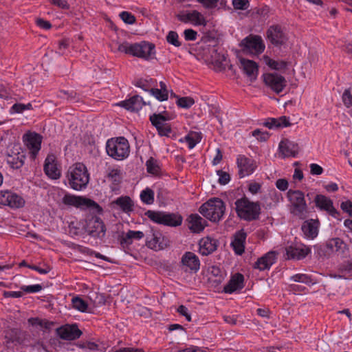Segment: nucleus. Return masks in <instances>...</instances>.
<instances>
[{"label": "nucleus", "mask_w": 352, "mask_h": 352, "mask_svg": "<svg viewBox=\"0 0 352 352\" xmlns=\"http://www.w3.org/2000/svg\"><path fill=\"white\" fill-rule=\"evenodd\" d=\"M118 51L147 61L155 58L156 54L155 45L146 41L133 43L122 42L118 44Z\"/></svg>", "instance_id": "nucleus-1"}, {"label": "nucleus", "mask_w": 352, "mask_h": 352, "mask_svg": "<svg viewBox=\"0 0 352 352\" xmlns=\"http://www.w3.org/2000/svg\"><path fill=\"white\" fill-rule=\"evenodd\" d=\"M68 184L71 188L80 191L87 186L89 182V173L85 164L75 163L69 166L67 172Z\"/></svg>", "instance_id": "nucleus-2"}, {"label": "nucleus", "mask_w": 352, "mask_h": 352, "mask_svg": "<svg viewBox=\"0 0 352 352\" xmlns=\"http://www.w3.org/2000/svg\"><path fill=\"white\" fill-rule=\"evenodd\" d=\"M226 205L224 202L217 197L210 199L201 205L199 212L206 219L213 222L219 221L224 215Z\"/></svg>", "instance_id": "nucleus-3"}, {"label": "nucleus", "mask_w": 352, "mask_h": 352, "mask_svg": "<svg viewBox=\"0 0 352 352\" xmlns=\"http://www.w3.org/2000/svg\"><path fill=\"white\" fill-rule=\"evenodd\" d=\"M106 151L108 155L114 160H122L129 155L130 146L124 137H118L107 140Z\"/></svg>", "instance_id": "nucleus-4"}, {"label": "nucleus", "mask_w": 352, "mask_h": 352, "mask_svg": "<svg viewBox=\"0 0 352 352\" xmlns=\"http://www.w3.org/2000/svg\"><path fill=\"white\" fill-rule=\"evenodd\" d=\"M236 212L242 219L253 221L258 219L261 212V207L258 203L250 201L248 198L243 197L235 201Z\"/></svg>", "instance_id": "nucleus-5"}, {"label": "nucleus", "mask_w": 352, "mask_h": 352, "mask_svg": "<svg viewBox=\"0 0 352 352\" xmlns=\"http://www.w3.org/2000/svg\"><path fill=\"white\" fill-rule=\"evenodd\" d=\"M145 215L154 223L170 227L179 226L183 221L182 217L179 214L162 211L148 210Z\"/></svg>", "instance_id": "nucleus-6"}, {"label": "nucleus", "mask_w": 352, "mask_h": 352, "mask_svg": "<svg viewBox=\"0 0 352 352\" xmlns=\"http://www.w3.org/2000/svg\"><path fill=\"white\" fill-rule=\"evenodd\" d=\"M287 197L291 202V212L300 219H304L307 217V206L305 199V196L300 190H289Z\"/></svg>", "instance_id": "nucleus-7"}, {"label": "nucleus", "mask_w": 352, "mask_h": 352, "mask_svg": "<svg viewBox=\"0 0 352 352\" xmlns=\"http://www.w3.org/2000/svg\"><path fill=\"white\" fill-rule=\"evenodd\" d=\"M240 46L244 53L251 54H260L265 50V45L261 36L250 35L243 38Z\"/></svg>", "instance_id": "nucleus-8"}, {"label": "nucleus", "mask_w": 352, "mask_h": 352, "mask_svg": "<svg viewBox=\"0 0 352 352\" xmlns=\"http://www.w3.org/2000/svg\"><path fill=\"white\" fill-rule=\"evenodd\" d=\"M63 203L67 206H73L78 208H91L97 212H101L102 208L94 201L69 194L65 195L63 198Z\"/></svg>", "instance_id": "nucleus-9"}, {"label": "nucleus", "mask_w": 352, "mask_h": 352, "mask_svg": "<svg viewBox=\"0 0 352 352\" xmlns=\"http://www.w3.org/2000/svg\"><path fill=\"white\" fill-rule=\"evenodd\" d=\"M85 231L92 237L102 239L106 233V227L100 217H92L87 221Z\"/></svg>", "instance_id": "nucleus-10"}, {"label": "nucleus", "mask_w": 352, "mask_h": 352, "mask_svg": "<svg viewBox=\"0 0 352 352\" xmlns=\"http://www.w3.org/2000/svg\"><path fill=\"white\" fill-rule=\"evenodd\" d=\"M25 203L24 199L16 192L10 190L0 191V204L2 205L12 208H20L24 206Z\"/></svg>", "instance_id": "nucleus-11"}, {"label": "nucleus", "mask_w": 352, "mask_h": 352, "mask_svg": "<svg viewBox=\"0 0 352 352\" xmlns=\"http://www.w3.org/2000/svg\"><path fill=\"white\" fill-rule=\"evenodd\" d=\"M43 137L35 132H28L23 135V140L30 151L31 157L35 159L41 149Z\"/></svg>", "instance_id": "nucleus-12"}, {"label": "nucleus", "mask_w": 352, "mask_h": 352, "mask_svg": "<svg viewBox=\"0 0 352 352\" xmlns=\"http://www.w3.org/2000/svg\"><path fill=\"white\" fill-rule=\"evenodd\" d=\"M265 84L276 94L283 91L287 85V81L284 76L278 74H263Z\"/></svg>", "instance_id": "nucleus-13"}, {"label": "nucleus", "mask_w": 352, "mask_h": 352, "mask_svg": "<svg viewBox=\"0 0 352 352\" xmlns=\"http://www.w3.org/2000/svg\"><path fill=\"white\" fill-rule=\"evenodd\" d=\"M150 234L146 236V245L155 251L161 250L169 245V240L160 232L149 231Z\"/></svg>", "instance_id": "nucleus-14"}, {"label": "nucleus", "mask_w": 352, "mask_h": 352, "mask_svg": "<svg viewBox=\"0 0 352 352\" xmlns=\"http://www.w3.org/2000/svg\"><path fill=\"white\" fill-rule=\"evenodd\" d=\"M25 154L19 145H14L8 153L6 161L13 169H19L24 164Z\"/></svg>", "instance_id": "nucleus-15"}, {"label": "nucleus", "mask_w": 352, "mask_h": 352, "mask_svg": "<svg viewBox=\"0 0 352 352\" xmlns=\"http://www.w3.org/2000/svg\"><path fill=\"white\" fill-rule=\"evenodd\" d=\"M236 164L240 178L251 175L256 168V162L243 155H238Z\"/></svg>", "instance_id": "nucleus-16"}, {"label": "nucleus", "mask_w": 352, "mask_h": 352, "mask_svg": "<svg viewBox=\"0 0 352 352\" xmlns=\"http://www.w3.org/2000/svg\"><path fill=\"white\" fill-rule=\"evenodd\" d=\"M314 202L316 206L320 210L326 211L329 215L332 216L333 217L339 219L340 213L333 207V201L330 198L323 195H317L315 197Z\"/></svg>", "instance_id": "nucleus-17"}, {"label": "nucleus", "mask_w": 352, "mask_h": 352, "mask_svg": "<svg viewBox=\"0 0 352 352\" xmlns=\"http://www.w3.org/2000/svg\"><path fill=\"white\" fill-rule=\"evenodd\" d=\"M286 258L301 260L305 258L310 252L311 249L304 244L291 245L285 248Z\"/></svg>", "instance_id": "nucleus-18"}, {"label": "nucleus", "mask_w": 352, "mask_h": 352, "mask_svg": "<svg viewBox=\"0 0 352 352\" xmlns=\"http://www.w3.org/2000/svg\"><path fill=\"white\" fill-rule=\"evenodd\" d=\"M182 269L185 272L196 273L200 268V261L198 256L192 252H186L181 259Z\"/></svg>", "instance_id": "nucleus-19"}, {"label": "nucleus", "mask_w": 352, "mask_h": 352, "mask_svg": "<svg viewBox=\"0 0 352 352\" xmlns=\"http://www.w3.org/2000/svg\"><path fill=\"white\" fill-rule=\"evenodd\" d=\"M166 118L162 114L154 113L150 116V121L157 129L158 133L161 136H169L171 133L170 126L166 123Z\"/></svg>", "instance_id": "nucleus-20"}, {"label": "nucleus", "mask_w": 352, "mask_h": 352, "mask_svg": "<svg viewBox=\"0 0 352 352\" xmlns=\"http://www.w3.org/2000/svg\"><path fill=\"white\" fill-rule=\"evenodd\" d=\"M56 332L60 338L66 340H76L82 334L76 324H66L58 328Z\"/></svg>", "instance_id": "nucleus-21"}, {"label": "nucleus", "mask_w": 352, "mask_h": 352, "mask_svg": "<svg viewBox=\"0 0 352 352\" xmlns=\"http://www.w3.org/2000/svg\"><path fill=\"white\" fill-rule=\"evenodd\" d=\"M44 171L52 179H57L60 177V171L58 169L56 157L54 155H48L45 160Z\"/></svg>", "instance_id": "nucleus-22"}, {"label": "nucleus", "mask_w": 352, "mask_h": 352, "mask_svg": "<svg viewBox=\"0 0 352 352\" xmlns=\"http://www.w3.org/2000/svg\"><path fill=\"white\" fill-rule=\"evenodd\" d=\"M267 36L270 42L276 45H281L286 41V36L278 25L271 26L267 32Z\"/></svg>", "instance_id": "nucleus-23"}, {"label": "nucleus", "mask_w": 352, "mask_h": 352, "mask_svg": "<svg viewBox=\"0 0 352 352\" xmlns=\"http://www.w3.org/2000/svg\"><path fill=\"white\" fill-rule=\"evenodd\" d=\"M247 234L244 230L237 231L233 236L231 246L237 255H241L245 251V243Z\"/></svg>", "instance_id": "nucleus-24"}, {"label": "nucleus", "mask_w": 352, "mask_h": 352, "mask_svg": "<svg viewBox=\"0 0 352 352\" xmlns=\"http://www.w3.org/2000/svg\"><path fill=\"white\" fill-rule=\"evenodd\" d=\"M279 151L283 157H295L299 151L298 144L285 139L279 144Z\"/></svg>", "instance_id": "nucleus-25"}, {"label": "nucleus", "mask_w": 352, "mask_h": 352, "mask_svg": "<svg viewBox=\"0 0 352 352\" xmlns=\"http://www.w3.org/2000/svg\"><path fill=\"white\" fill-rule=\"evenodd\" d=\"M319 225L318 220L311 219L305 221L301 227L305 237L310 239L316 238L318 234Z\"/></svg>", "instance_id": "nucleus-26"}, {"label": "nucleus", "mask_w": 352, "mask_h": 352, "mask_svg": "<svg viewBox=\"0 0 352 352\" xmlns=\"http://www.w3.org/2000/svg\"><path fill=\"white\" fill-rule=\"evenodd\" d=\"M118 105L131 111H138L143 106L146 105V102L143 100L141 96L135 95L130 98L129 100L120 102Z\"/></svg>", "instance_id": "nucleus-27"}, {"label": "nucleus", "mask_w": 352, "mask_h": 352, "mask_svg": "<svg viewBox=\"0 0 352 352\" xmlns=\"http://www.w3.org/2000/svg\"><path fill=\"white\" fill-rule=\"evenodd\" d=\"M199 253L203 256H208L214 252L218 246V241L210 237L202 238L199 243Z\"/></svg>", "instance_id": "nucleus-28"}, {"label": "nucleus", "mask_w": 352, "mask_h": 352, "mask_svg": "<svg viewBox=\"0 0 352 352\" xmlns=\"http://www.w3.org/2000/svg\"><path fill=\"white\" fill-rule=\"evenodd\" d=\"M276 253L270 251L259 258L254 264V268L261 271L268 270L276 262Z\"/></svg>", "instance_id": "nucleus-29"}, {"label": "nucleus", "mask_w": 352, "mask_h": 352, "mask_svg": "<svg viewBox=\"0 0 352 352\" xmlns=\"http://www.w3.org/2000/svg\"><path fill=\"white\" fill-rule=\"evenodd\" d=\"M241 68L251 80H255L258 75V65L256 62L241 58L239 59Z\"/></svg>", "instance_id": "nucleus-30"}, {"label": "nucleus", "mask_w": 352, "mask_h": 352, "mask_svg": "<svg viewBox=\"0 0 352 352\" xmlns=\"http://www.w3.org/2000/svg\"><path fill=\"white\" fill-rule=\"evenodd\" d=\"M243 281L244 277L241 274H235L224 286V292L227 294H232L238 289H241L244 287Z\"/></svg>", "instance_id": "nucleus-31"}, {"label": "nucleus", "mask_w": 352, "mask_h": 352, "mask_svg": "<svg viewBox=\"0 0 352 352\" xmlns=\"http://www.w3.org/2000/svg\"><path fill=\"white\" fill-rule=\"evenodd\" d=\"M122 212L129 213L133 211L134 204L129 196H121L117 198L113 202Z\"/></svg>", "instance_id": "nucleus-32"}, {"label": "nucleus", "mask_w": 352, "mask_h": 352, "mask_svg": "<svg viewBox=\"0 0 352 352\" xmlns=\"http://www.w3.org/2000/svg\"><path fill=\"white\" fill-rule=\"evenodd\" d=\"M206 221L197 214L189 217V229L193 232L199 233L205 228Z\"/></svg>", "instance_id": "nucleus-33"}, {"label": "nucleus", "mask_w": 352, "mask_h": 352, "mask_svg": "<svg viewBox=\"0 0 352 352\" xmlns=\"http://www.w3.org/2000/svg\"><path fill=\"white\" fill-rule=\"evenodd\" d=\"M144 236V234L142 231L129 230L120 239L121 245H131L133 240H140Z\"/></svg>", "instance_id": "nucleus-34"}, {"label": "nucleus", "mask_w": 352, "mask_h": 352, "mask_svg": "<svg viewBox=\"0 0 352 352\" xmlns=\"http://www.w3.org/2000/svg\"><path fill=\"white\" fill-rule=\"evenodd\" d=\"M333 252H338L342 255L349 252L347 245L340 238H334L329 241Z\"/></svg>", "instance_id": "nucleus-35"}, {"label": "nucleus", "mask_w": 352, "mask_h": 352, "mask_svg": "<svg viewBox=\"0 0 352 352\" xmlns=\"http://www.w3.org/2000/svg\"><path fill=\"white\" fill-rule=\"evenodd\" d=\"M28 322L30 325L35 328H40L41 330H49L54 325L53 322L48 321L45 319H41L38 317L30 318L28 320Z\"/></svg>", "instance_id": "nucleus-36"}, {"label": "nucleus", "mask_w": 352, "mask_h": 352, "mask_svg": "<svg viewBox=\"0 0 352 352\" xmlns=\"http://www.w3.org/2000/svg\"><path fill=\"white\" fill-rule=\"evenodd\" d=\"M314 248L317 256L321 258H328L333 253L329 241L325 244L316 245Z\"/></svg>", "instance_id": "nucleus-37"}, {"label": "nucleus", "mask_w": 352, "mask_h": 352, "mask_svg": "<svg viewBox=\"0 0 352 352\" xmlns=\"http://www.w3.org/2000/svg\"><path fill=\"white\" fill-rule=\"evenodd\" d=\"M201 140V133L196 131H190L184 137V140L188 144L190 149L193 148Z\"/></svg>", "instance_id": "nucleus-38"}, {"label": "nucleus", "mask_w": 352, "mask_h": 352, "mask_svg": "<svg viewBox=\"0 0 352 352\" xmlns=\"http://www.w3.org/2000/svg\"><path fill=\"white\" fill-rule=\"evenodd\" d=\"M266 64L273 69L281 70L287 67V63L284 60H276L269 57H265Z\"/></svg>", "instance_id": "nucleus-39"}, {"label": "nucleus", "mask_w": 352, "mask_h": 352, "mask_svg": "<svg viewBox=\"0 0 352 352\" xmlns=\"http://www.w3.org/2000/svg\"><path fill=\"white\" fill-rule=\"evenodd\" d=\"M212 54H211V61L213 64L219 67H221L223 65V62L226 61V58L222 53L218 52V50L213 48Z\"/></svg>", "instance_id": "nucleus-40"}, {"label": "nucleus", "mask_w": 352, "mask_h": 352, "mask_svg": "<svg viewBox=\"0 0 352 352\" xmlns=\"http://www.w3.org/2000/svg\"><path fill=\"white\" fill-rule=\"evenodd\" d=\"M141 201L147 204L151 205L154 202V192L149 188H146L140 193Z\"/></svg>", "instance_id": "nucleus-41"}, {"label": "nucleus", "mask_w": 352, "mask_h": 352, "mask_svg": "<svg viewBox=\"0 0 352 352\" xmlns=\"http://www.w3.org/2000/svg\"><path fill=\"white\" fill-rule=\"evenodd\" d=\"M72 306L74 309L81 311L86 312L88 305L87 303L81 298L78 296H76L72 300Z\"/></svg>", "instance_id": "nucleus-42"}, {"label": "nucleus", "mask_w": 352, "mask_h": 352, "mask_svg": "<svg viewBox=\"0 0 352 352\" xmlns=\"http://www.w3.org/2000/svg\"><path fill=\"white\" fill-rule=\"evenodd\" d=\"M190 21L197 25H206V21L204 16L197 10L190 12Z\"/></svg>", "instance_id": "nucleus-43"}, {"label": "nucleus", "mask_w": 352, "mask_h": 352, "mask_svg": "<svg viewBox=\"0 0 352 352\" xmlns=\"http://www.w3.org/2000/svg\"><path fill=\"white\" fill-rule=\"evenodd\" d=\"M107 178L115 184H118L121 182L122 176L121 170L119 168L110 169L107 174Z\"/></svg>", "instance_id": "nucleus-44"}, {"label": "nucleus", "mask_w": 352, "mask_h": 352, "mask_svg": "<svg viewBox=\"0 0 352 352\" xmlns=\"http://www.w3.org/2000/svg\"><path fill=\"white\" fill-rule=\"evenodd\" d=\"M291 280L295 282L302 283L307 285H313L315 283V282L313 281L311 278L305 274H296L291 277Z\"/></svg>", "instance_id": "nucleus-45"}, {"label": "nucleus", "mask_w": 352, "mask_h": 352, "mask_svg": "<svg viewBox=\"0 0 352 352\" xmlns=\"http://www.w3.org/2000/svg\"><path fill=\"white\" fill-rule=\"evenodd\" d=\"M146 169L149 173L157 174L160 172V166L157 162L153 157H150L146 162Z\"/></svg>", "instance_id": "nucleus-46"}, {"label": "nucleus", "mask_w": 352, "mask_h": 352, "mask_svg": "<svg viewBox=\"0 0 352 352\" xmlns=\"http://www.w3.org/2000/svg\"><path fill=\"white\" fill-rule=\"evenodd\" d=\"M166 41L168 43L175 47H180L182 43L179 41V35L175 31H170L166 36Z\"/></svg>", "instance_id": "nucleus-47"}, {"label": "nucleus", "mask_w": 352, "mask_h": 352, "mask_svg": "<svg viewBox=\"0 0 352 352\" xmlns=\"http://www.w3.org/2000/svg\"><path fill=\"white\" fill-rule=\"evenodd\" d=\"M195 100L191 97H182L179 98L177 100V104L182 108L188 109L192 106Z\"/></svg>", "instance_id": "nucleus-48"}, {"label": "nucleus", "mask_w": 352, "mask_h": 352, "mask_svg": "<svg viewBox=\"0 0 352 352\" xmlns=\"http://www.w3.org/2000/svg\"><path fill=\"white\" fill-rule=\"evenodd\" d=\"M58 96L60 98H65L69 101H78V96L76 92L74 91H68L61 90L59 91Z\"/></svg>", "instance_id": "nucleus-49"}, {"label": "nucleus", "mask_w": 352, "mask_h": 352, "mask_svg": "<svg viewBox=\"0 0 352 352\" xmlns=\"http://www.w3.org/2000/svg\"><path fill=\"white\" fill-rule=\"evenodd\" d=\"M149 92L159 101H165L168 100V94L159 90L158 88H151Z\"/></svg>", "instance_id": "nucleus-50"}, {"label": "nucleus", "mask_w": 352, "mask_h": 352, "mask_svg": "<svg viewBox=\"0 0 352 352\" xmlns=\"http://www.w3.org/2000/svg\"><path fill=\"white\" fill-rule=\"evenodd\" d=\"M121 19L126 24L132 25L135 23V17L131 13L123 11L120 14Z\"/></svg>", "instance_id": "nucleus-51"}, {"label": "nucleus", "mask_w": 352, "mask_h": 352, "mask_svg": "<svg viewBox=\"0 0 352 352\" xmlns=\"http://www.w3.org/2000/svg\"><path fill=\"white\" fill-rule=\"evenodd\" d=\"M21 289L26 293H37L42 290L43 287L39 284L32 285H24L21 287Z\"/></svg>", "instance_id": "nucleus-52"}, {"label": "nucleus", "mask_w": 352, "mask_h": 352, "mask_svg": "<svg viewBox=\"0 0 352 352\" xmlns=\"http://www.w3.org/2000/svg\"><path fill=\"white\" fill-rule=\"evenodd\" d=\"M342 101L346 107L352 106V94L350 89H346L342 94Z\"/></svg>", "instance_id": "nucleus-53"}, {"label": "nucleus", "mask_w": 352, "mask_h": 352, "mask_svg": "<svg viewBox=\"0 0 352 352\" xmlns=\"http://www.w3.org/2000/svg\"><path fill=\"white\" fill-rule=\"evenodd\" d=\"M217 175L219 176V183L222 185L227 184L230 180V175L226 172H223L222 170H218Z\"/></svg>", "instance_id": "nucleus-54"}, {"label": "nucleus", "mask_w": 352, "mask_h": 352, "mask_svg": "<svg viewBox=\"0 0 352 352\" xmlns=\"http://www.w3.org/2000/svg\"><path fill=\"white\" fill-rule=\"evenodd\" d=\"M252 135L260 141H265L269 138V135L267 132L261 131L260 129H256L253 131Z\"/></svg>", "instance_id": "nucleus-55"}, {"label": "nucleus", "mask_w": 352, "mask_h": 352, "mask_svg": "<svg viewBox=\"0 0 352 352\" xmlns=\"http://www.w3.org/2000/svg\"><path fill=\"white\" fill-rule=\"evenodd\" d=\"M233 6L236 9L245 10L249 6L248 0H233Z\"/></svg>", "instance_id": "nucleus-56"}, {"label": "nucleus", "mask_w": 352, "mask_h": 352, "mask_svg": "<svg viewBox=\"0 0 352 352\" xmlns=\"http://www.w3.org/2000/svg\"><path fill=\"white\" fill-rule=\"evenodd\" d=\"M135 85L138 87L141 88L142 89H143L145 91L149 92V90L151 89L149 82L148 80H144V79L138 80L135 82Z\"/></svg>", "instance_id": "nucleus-57"}, {"label": "nucleus", "mask_w": 352, "mask_h": 352, "mask_svg": "<svg viewBox=\"0 0 352 352\" xmlns=\"http://www.w3.org/2000/svg\"><path fill=\"white\" fill-rule=\"evenodd\" d=\"M184 38L186 41H195L197 32L192 29H186L184 32Z\"/></svg>", "instance_id": "nucleus-58"}, {"label": "nucleus", "mask_w": 352, "mask_h": 352, "mask_svg": "<svg viewBox=\"0 0 352 352\" xmlns=\"http://www.w3.org/2000/svg\"><path fill=\"white\" fill-rule=\"evenodd\" d=\"M197 1L201 3L204 8L212 9L217 6L219 0H197Z\"/></svg>", "instance_id": "nucleus-59"}, {"label": "nucleus", "mask_w": 352, "mask_h": 352, "mask_svg": "<svg viewBox=\"0 0 352 352\" xmlns=\"http://www.w3.org/2000/svg\"><path fill=\"white\" fill-rule=\"evenodd\" d=\"M177 311L181 315L186 318L188 322L191 321V316L188 312V308L184 305H179L177 309Z\"/></svg>", "instance_id": "nucleus-60"}, {"label": "nucleus", "mask_w": 352, "mask_h": 352, "mask_svg": "<svg viewBox=\"0 0 352 352\" xmlns=\"http://www.w3.org/2000/svg\"><path fill=\"white\" fill-rule=\"evenodd\" d=\"M341 209L352 217V201L347 200L342 201L340 204Z\"/></svg>", "instance_id": "nucleus-61"}, {"label": "nucleus", "mask_w": 352, "mask_h": 352, "mask_svg": "<svg viewBox=\"0 0 352 352\" xmlns=\"http://www.w3.org/2000/svg\"><path fill=\"white\" fill-rule=\"evenodd\" d=\"M276 186L280 190L285 191L288 188V182L285 179H278L276 182Z\"/></svg>", "instance_id": "nucleus-62"}, {"label": "nucleus", "mask_w": 352, "mask_h": 352, "mask_svg": "<svg viewBox=\"0 0 352 352\" xmlns=\"http://www.w3.org/2000/svg\"><path fill=\"white\" fill-rule=\"evenodd\" d=\"M278 122L277 124L278 128L287 127L291 125L289 118L286 116H281L278 118Z\"/></svg>", "instance_id": "nucleus-63"}, {"label": "nucleus", "mask_w": 352, "mask_h": 352, "mask_svg": "<svg viewBox=\"0 0 352 352\" xmlns=\"http://www.w3.org/2000/svg\"><path fill=\"white\" fill-rule=\"evenodd\" d=\"M278 118H268L264 126L269 129H278Z\"/></svg>", "instance_id": "nucleus-64"}]
</instances>
